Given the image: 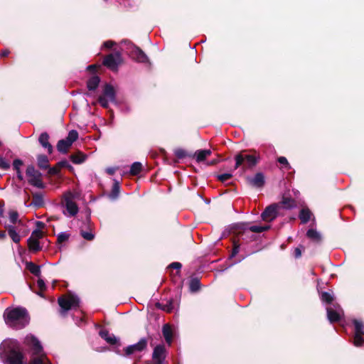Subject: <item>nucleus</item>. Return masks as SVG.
Returning <instances> with one entry per match:
<instances>
[{
    "instance_id": "nucleus-1",
    "label": "nucleus",
    "mask_w": 364,
    "mask_h": 364,
    "mask_svg": "<svg viewBox=\"0 0 364 364\" xmlns=\"http://www.w3.org/2000/svg\"><path fill=\"white\" fill-rule=\"evenodd\" d=\"M4 317L6 323L16 329L24 328L29 322V316L26 309L16 307L5 310Z\"/></svg>"
},
{
    "instance_id": "nucleus-2",
    "label": "nucleus",
    "mask_w": 364,
    "mask_h": 364,
    "mask_svg": "<svg viewBox=\"0 0 364 364\" xmlns=\"http://www.w3.org/2000/svg\"><path fill=\"white\" fill-rule=\"evenodd\" d=\"M0 355L9 364H23V355L14 341H5L0 346Z\"/></svg>"
},
{
    "instance_id": "nucleus-3",
    "label": "nucleus",
    "mask_w": 364,
    "mask_h": 364,
    "mask_svg": "<svg viewBox=\"0 0 364 364\" xmlns=\"http://www.w3.org/2000/svg\"><path fill=\"white\" fill-rule=\"evenodd\" d=\"M25 342L32 351L30 364H50L47 356L43 352V348L39 341L33 336H27Z\"/></svg>"
},
{
    "instance_id": "nucleus-4",
    "label": "nucleus",
    "mask_w": 364,
    "mask_h": 364,
    "mask_svg": "<svg viewBox=\"0 0 364 364\" xmlns=\"http://www.w3.org/2000/svg\"><path fill=\"white\" fill-rule=\"evenodd\" d=\"M77 197V193L71 191L65 192L62 198V205L65 208L66 212L64 214L68 217H73L78 213V207L75 202V199Z\"/></svg>"
},
{
    "instance_id": "nucleus-5",
    "label": "nucleus",
    "mask_w": 364,
    "mask_h": 364,
    "mask_svg": "<svg viewBox=\"0 0 364 364\" xmlns=\"http://www.w3.org/2000/svg\"><path fill=\"white\" fill-rule=\"evenodd\" d=\"M58 304L61 308V314H63L70 309L79 306L80 299L77 296L69 294L58 299Z\"/></svg>"
},
{
    "instance_id": "nucleus-6",
    "label": "nucleus",
    "mask_w": 364,
    "mask_h": 364,
    "mask_svg": "<svg viewBox=\"0 0 364 364\" xmlns=\"http://www.w3.org/2000/svg\"><path fill=\"white\" fill-rule=\"evenodd\" d=\"M114 100L115 92L114 87L110 85L106 84L103 89L102 94L98 98L100 105L105 108H107L109 103Z\"/></svg>"
},
{
    "instance_id": "nucleus-7",
    "label": "nucleus",
    "mask_w": 364,
    "mask_h": 364,
    "mask_svg": "<svg viewBox=\"0 0 364 364\" xmlns=\"http://www.w3.org/2000/svg\"><path fill=\"white\" fill-rule=\"evenodd\" d=\"M26 175L28 177V183L37 188H43L44 184L41 178V173L33 166L26 168Z\"/></svg>"
},
{
    "instance_id": "nucleus-8",
    "label": "nucleus",
    "mask_w": 364,
    "mask_h": 364,
    "mask_svg": "<svg viewBox=\"0 0 364 364\" xmlns=\"http://www.w3.org/2000/svg\"><path fill=\"white\" fill-rule=\"evenodd\" d=\"M327 317L331 323L339 321L343 316V311L338 304H332V306L326 308Z\"/></svg>"
},
{
    "instance_id": "nucleus-9",
    "label": "nucleus",
    "mask_w": 364,
    "mask_h": 364,
    "mask_svg": "<svg viewBox=\"0 0 364 364\" xmlns=\"http://www.w3.org/2000/svg\"><path fill=\"white\" fill-rule=\"evenodd\" d=\"M122 56L119 52H114L105 57L103 64L112 70H116L122 63Z\"/></svg>"
},
{
    "instance_id": "nucleus-10",
    "label": "nucleus",
    "mask_w": 364,
    "mask_h": 364,
    "mask_svg": "<svg viewBox=\"0 0 364 364\" xmlns=\"http://www.w3.org/2000/svg\"><path fill=\"white\" fill-rule=\"evenodd\" d=\"M353 324L355 326V336L353 343L355 346H360L364 343L362 335H364V323L363 321L354 319Z\"/></svg>"
},
{
    "instance_id": "nucleus-11",
    "label": "nucleus",
    "mask_w": 364,
    "mask_h": 364,
    "mask_svg": "<svg viewBox=\"0 0 364 364\" xmlns=\"http://www.w3.org/2000/svg\"><path fill=\"white\" fill-rule=\"evenodd\" d=\"M235 161L237 166L244 164L247 167H252L257 162V159L255 156L247 154H238L235 158Z\"/></svg>"
},
{
    "instance_id": "nucleus-12",
    "label": "nucleus",
    "mask_w": 364,
    "mask_h": 364,
    "mask_svg": "<svg viewBox=\"0 0 364 364\" xmlns=\"http://www.w3.org/2000/svg\"><path fill=\"white\" fill-rule=\"evenodd\" d=\"M166 355V350L163 345L156 346L153 351L152 359L154 364H163Z\"/></svg>"
},
{
    "instance_id": "nucleus-13",
    "label": "nucleus",
    "mask_w": 364,
    "mask_h": 364,
    "mask_svg": "<svg viewBox=\"0 0 364 364\" xmlns=\"http://www.w3.org/2000/svg\"><path fill=\"white\" fill-rule=\"evenodd\" d=\"M279 207V204H272L267 207L262 213V218L264 221L273 220L277 215V209Z\"/></svg>"
},
{
    "instance_id": "nucleus-14",
    "label": "nucleus",
    "mask_w": 364,
    "mask_h": 364,
    "mask_svg": "<svg viewBox=\"0 0 364 364\" xmlns=\"http://www.w3.org/2000/svg\"><path fill=\"white\" fill-rule=\"evenodd\" d=\"M147 341L145 338H141L137 343L127 346L124 349L127 355H132L136 352H141L146 348Z\"/></svg>"
},
{
    "instance_id": "nucleus-15",
    "label": "nucleus",
    "mask_w": 364,
    "mask_h": 364,
    "mask_svg": "<svg viewBox=\"0 0 364 364\" xmlns=\"http://www.w3.org/2000/svg\"><path fill=\"white\" fill-rule=\"evenodd\" d=\"M239 227L242 230H250L252 232H262L269 228V225L262 226L257 225H250L249 223H241Z\"/></svg>"
},
{
    "instance_id": "nucleus-16",
    "label": "nucleus",
    "mask_w": 364,
    "mask_h": 364,
    "mask_svg": "<svg viewBox=\"0 0 364 364\" xmlns=\"http://www.w3.org/2000/svg\"><path fill=\"white\" fill-rule=\"evenodd\" d=\"M250 183L256 188H262L265 183L264 176L262 173H257L253 177L249 178Z\"/></svg>"
},
{
    "instance_id": "nucleus-17",
    "label": "nucleus",
    "mask_w": 364,
    "mask_h": 364,
    "mask_svg": "<svg viewBox=\"0 0 364 364\" xmlns=\"http://www.w3.org/2000/svg\"><path fill=\"white\" fill-rule=\"evenodd\" d=\"M38 141L43 148L47 149L48 154L52 153L53 146L49 143V135L46 132H43L40 135Z\"/></svg>"
},
{
    "instance_id": "nucleus-18",
    "label": "nucleus",
    "mask_w": 364,
    "mask_h": 364,
    "mask_svg": "<svg viewBox=\"0 0 364 364\" xmlns=\"http://www.w3.org/2000/svg\"><path fill=\"white\" fill-rule=\"evenodd\" d=\"M162 333L166 343L170 346L173 341V331L168 323L164 325L162 328Z\"/></svg>"
},
{
    "instance_id": "nucleus-19",
    "label": "nucleus",
    "mask_w": 364,
    "mask_h": 364,
    "mask_svg": "<svg viewBox=\"0 0 364 364\" xmlns=\"http://www.w3.org/2000/svg\"><path fill=\"white\" fill-rule=\"evenodd\" d=\"M131 55L134 59L141 63H144L147 60V56L137 47L133 48Z\"/></svg>"
},
{
    "instance_id": "nucleus-20",
    "label": "nucleus",
    "mask_w": 364,
    "mask_h": 364,
    "mask_svg": "<svg viewBox=\"0 0 364 364\" xmlns=\"http://www.w3.org/2000/svg\"><path fill=\"white\" fill-rule=\"evenodd\" d=\"M100 336L110 345H114L118 342V338L114 334L109 333L107 330H101Z\"/></svg>"
},
{
    "instance_id": "nucleus-21",
    "label": "nucleus",
    "mask_w": 364,
    "mask_h": 364,
    "mask_svg": "<svg viewBox=\"0 0 364 364\" xmlns=\"http://www.w3.org/2000/svg\"><path fill=\"white\" fill-rule=\"evenodd\" d=\"M4 227L7 229L9 235L13 242L18 243L21 240V237L16 232V228L14 225H7L6 224H4Z\"/></svg>"
},
{
    "instance_id": "nucleus-22",
    "label": "nucleus",
    "mask_w": 364,
    "mask_h": 364,
    "mask_svg": "<svg viewBox=\"0 0 364 364\" xmlns=\"http://www.w3.org/2000/svg\"><path fill=\"white\" fill-rule=\"evenodd\" d=\"M210 154L211 151L209 149L198 150L195 153V156L198 162H202Z\"/></svg>"
},
{
    "instance_id": "nucleus-23",
    "label": "nucleus",
    "mask_w": 364,
    "mask_h": 364,
    "mask_svg": "<svg viewBox=\"0 0 364 364\" xmlns=\"http://www.w3.org/2000/svg\"><path fill=\"white\" fill-rule=\"evenodd\" d=\"M311 215L312 213L309 208H302L299 213V218L301 223L305 224L309 222Z\"/></svg>"
},
{
    "instance_id": "nucleus-24",
    "label": "nucleus",
    "mask_w": 364,
    "mask_h": 364,
    "mask_svg": "<svg viewBox=\"0 0 364 364\" xmlns=\"http://www.w3.org/2000/svg\"><path fill=\"white\" fill-rule=\"evenodd\" d=\"M28 246L31 251L38 252L41 250V247L39 243V240H34L31 237L28 239Z\"/></svg>"
},
{
    "instance_id": "nucleus-25",
    "label": "nucleus",
    "mask_w": 364,
    "mask_h": 364,
    "mask_svg": "<svg viewBox=\"0 0 364 364\" xmlns=\"http://www.w3.org/2000/svg\"><path fill=\"white\" fill-rule=\"evenodd\" d=\"M71 145L65 139H61L58 142L57 149L61 153H66Z\"/></svg>"
},
{
    "instance_id": "nucleus-26",
    "label": "nucleus",
    "mask_w": 364,
    "mask_h": 364,
    "mask_svg": "<svg viewBox=\"0 0 364 364\" xmlns=\"http://www.w3.org/2000/svg\"><path fill=\"white\" fill-rule=\"evenodd\" d=\"M38 166L41 169H48L49 168V161L48 157L45 155L38 156Z\"/></svg>"
},
{
    "instance_id": "nucleus-27",
    "label": "nucleus",
    "mask_w": 364,
    "mask_h": 364,
    "mask_svg": "<svg viewBox=\"0 0 364 364\" xmlns=\"http://www.w3.org/2000/svg\"><path fill=\"white\" fill-rule=\"evenodd\" d=\"M70 159L74 164H80L85 161L86 155L81 152H79L75 154H72L70 156Z\"/></svg>"
},
{
    "instance_id": "nucleus-28",
    "label": "nucleus",
    "mask_w": 364,
    "mask_h": 364,
    "mask_svg": "<svg viewBox=\"0 0 364 364\" xmlns=\"http://www.w3.org/2000/svg\"><path fill=\"white\" fill-rule=\"evenodd\" d=\"M100 83V78L97 76H93L87 81V86L90 90H95Z\"/></svg>"
},
{
    "instance_id": "nucleus-29",
    "label": "nucleus",
    "mask_w": 364,
    "mask_h": 364,
    "mask_svg": "<svg viewBox=\"0 0 364 364\" xmlns=\"http://www.w3.org/2000/svg\"><path fill=\"white\" fill-rule=\"evenodd\" d=\"M27 269L35 276L38 277L41 274L40 266L35 264L33 262H28L26 264Z\"/></svg>"
},
{
    "instance_id": "nucleus-30",
    "label": "nucleus",
    "mask_w": 364,
    "mask_h": 364,
    "mask_svg": "<svg viewBox=\"0 0 364 364\" xmlns=\"http://www.w3.org/2000/svg\"><path fill=\"white\" fill-rule=\"evenodd\" d=\"M321 299L323 303L330 304H332L334 297L332 293L323 291L321 294Z\"/></svg>"
},
{
    "instance_id": "nucleus-31",
    "label": "nucleus",
    "mask_w": 364,
    "mask_h": 364,
    "mask_svg": "<svg viewBox=\"0 0 364 364\" xmlns=\"http://www.w3.org/2000/svg\"><path fill=\"white\" fill-rule=\"evenodd\" d=\"M142 169V165L140 162H134L132 164L130 168L129 173L133 176H136L141 172Z\"/></svg>"
},
{
    "instance_id": "nucleus-32",
    "label": "nucleus",
    "mask_w": 364,
    "mask_h": 364,
    "mask_svg": "<svg viewBox=\"0 0 364 364\" xmlns=\"http://www.w3.org/2000/svg\"><path fill=\"white\" fill-rule=\"evenodd\" d=\"M43 204V198L41 194H35L33 197V200L31 205H33L36 207H41Z\"/></svg>"
},
{
    "instance_id": "nucleus-33",
    "label": "nucleus",
    "mask_w": 364,
    "mask_h": 364,
    "mask_svg": "<svg viewBox=\"0 0 364 364\" xmlns=\"http://www.w3.org/2000/svg\"><path fill=\"white\" fill-rule=\"evenodd\" d=\"M157 306L166 312H171L173 309L172 301H168L165 304L158 303Z\"/></svg>"
},
{
    "instance_id": "nucleus-34",
    "label": "nucleus",
    "mask_w": 364,
    "mask_h": 364,
    "mask_svg": "<svg viewBox=\"0 0 364 364\" xmlns=\"http://www.w3.org/2000/svg\"><path fill=\"white\" fill-rule=\"evenodd\" d=\"M306 235L309 238L315 241H318L321 239L319 232L314 229H309L306 232Z\"/></svg>"
},
{
    "instance_id": "nucleus-35",
    "label": "nucleus",
    "mask_w": 364,
    "mask_h": 364,
    "mask_svg": "<svg viewBox=\"0 0 364 364\" xmlns=\"http://www.w3.org/2000/svg\"><path fill=\"white\" fill-rule=\"evenodd\" d=\"M78 138V133L76 130H71L69 132L68 136L66 137V140L69 141L70 144H73L74 141H75Z\"/></svg>"
},
{
    "instance_id": "nucleus-36",
    "label": "nucleus",
    "mask_w": 364,
    "mask_h": 364,
    "mask_svg": "<svg viewBox=\"0 0 364 364\" xmlns=\"http://www.w3.org/2000/svg\"><path fill=\"white\" fill-rule=\"evenodd\" d=\"M281 203L284 208L289 209L294 207L295 202L290 198H283Z\"/></svg>"
},
{
    "instance_id": "nucleus-37",
    "label": "nucleus",
    "mask_w": 364,
    "mask_h": 364,
    "mask_svg": "<svg viewBox=\"0 0 364 364\" xmlns=\"http://www.w3.org/2000/svg\"><path fill=\"white\" fill-rule=\"evenodd\" d=\"M9 221L12 224L11 225L16 224L18 222V213L15 210H11L9 213Z\"/></svg>"
},
{
    "instance_id": "nucleus-38",
    "label": "nucleus",
    "mask_w": 364,
    "mask_h": 364,
    "mask_svg": "<svg viewBox=\"0 0 364 364\" xmlns=\"http://www.w3.org/2000/svg\"><path fill=\"white\" fill-rule=\"evenodd\" d=\"M200 288V282L197 279H191L190 282V290L193 292L196 291Z\"/></svg>"
},
{
    "instance_id": "nucleus-39",
    "label": "nucleus",
    "mask_w": 364,
    "mask_h": 364,
    "mask_svg": "<svg viewBox=\"0 0 364 364\" xmlns=\"http://www.w3.org/2000/svg\"><path fill=\"white\" fill-rule=\"evenodd\" d=\"M10 168V162L0 156V168L8 170Z\"/></svg>"
},
{
    "instance_id": "nucleus-40",
    "label": "nucleus",
    "mask_w": 364,
    "mask_h": 364,
    "mask_svg": "<svg viewBox=\"0 0 364 364\" xmlns=\"http://www.w3.org/2000/svg\"><path fill=\"white\" fill-rule=\"evenodd\" d=\"M43 236V233L41 230H35L32 232L30 237L39 240Z\"/></svg>"
},
{
    "instance_id": "nucleus-41",
    "label": "nucleus",
    "mask_w": 364,
    "mask_h": 364,
    "mask_svg": "<svg viewBox=\"0 0 364 364\" xmlns=\"http://www.w3.org/2000/svg\"><path fill=\"white\" fill-rule=\"evenodd\" d=\"M119 183L117 181H115L114 183L113 184V186H112V194L113 195L114 197H117L119 194Z\"/></svg>"
},
{
    "instance_id": "nucleus-42",
    "label": "nucleus",
    "mask_w": 364,
    "mask_h": 364,
    "mask_svg": "<svg viewBox=\"0 0 364 364\" xmlns=\"http://www.w3.org/2000/svg\"><path fill=\"white\" fill-rule=\"evenodd\" d=\"M81 235L84 239L89 240V241L92 240L95 237L94 235L90 232L82 231Z\"/></svg>"
},
{
    "instance_id": "nucleus-43",
    "label": "nucleus",
    "mask_w": 364,
    "mask_h": 364,
    "mask_svg": "<svg viewBox=\"0 0 364 364\" xmlns=\"http://www.w3.org/2000/svg\"><path fill=\"white\" fill-rule=\"evenodd\" d=\"M68 237H69V235L67 234L66 232H60L58 235V242L62 243V242L68 240Z\"/></svg>"
},
{
    "instance_id": "nucleus-44",
    "label": "nucleus",
    "mask_w": 364,
    "mask_h": 364,
    "mask_svg": "<svg viewBox=\"0 0 364 364\" xmlns=\"http://www.w3.org/2000/svg\"><path fill=\"white\" fill-rule=\"evenodd\" d=\"M239 250H240V245H237L235 241H233V248L232 250L231 255H229V259L231 257H234L238 253Z\"/></svg>"
},
{
    "instance_id": "nucleus-45",
    "label": "nucleus",
    "mask_w": 364,
    "mask_h": 364,
    "mask_svg": "<svg viewBox=\"0 0 364 364\" xmlns=\"http://www.w3.org/2000/svg\"><path fill=\"white\" fill-rule=\"evenodd\" d=\"M23 165V162L20 159H15L13 162V167L15 171L20 170L21 166Z\"/></svg>"
},
{
    "instance_id": "nucleus-46",
    "label": "nucleus",
    "mask_w": 364,
    "mask_h": 364,
    "mask_svg": "<svg viewBox=\"0 0 364 364\" xmlns=\"http://www.w3.org/2000/svg\"><path fill=\"white\" fill-rule=\"evenodd\" d=\"M278 162L282 165H284L287 168H290V166L287 161V159L284 156H280L277 159Z\"/></svg>"
},
{
    "instance_id": "nucleus-47",
    "label": "nucleus",
    "mask_w": 364,
    "mask_h": 364,
    "mask_svg": "<svg viewBox=\"0 0 364 364\" xmlns=\"http://www.w3.org/2000/svg\"><path fill=\"white\" fill-rule=\"evenodd\" d=\"M175 155L179 159H183L186 156V154L183 149H179L175 151Z\"/></svg>"
},
{
    "instance_id": "nucleus-48",
    "label": "nucleus",
    "mask_w": 364,
    "mask_h": 364,
    "mask_svg": "<svg viewBox=\"0 0 364 364\" xmlns=\"http://www.w3.org/2000/svg\"><path fill=\"white\" fill-rule=\"evenodd\" d=\"M37 286L41 291H43L46 289V284H45L44 281L41 279H38Z\"/></svg>"
},
{
    "instance_id": "nucleus-49",
    "label": "nucleus",
    "mask_w": 364,
    "mask_h": 364,
    "mask_svg": "<svg viewBox=\"0 0 364 364\" xmlns=\"http://www.w3.org/2000/svg\"><path fill=\"white\" fill-rule=\"evenodd\" d=\"M181 264L180 262H173L171 264H169L168 267L171 269H175L177 270H180L181 268Z\"/></svg>"
},
{
    "instance_id": "nucleus-50",
    "label": "nucleus",
    "mask_w": 364,
    "mask_h": 364,
    "mask_svg": "<svg viewBox=\"0 0 364 364\" xmlns=\"http://www.w3.org/2000/svg\"><path fill=\"white\" fill-rule=\"evenodd\" d=\"M59 167L48 168V173L51 175H57L59 173Z\"/></svg>"
},
{
    "instance_id": "nucleus-51",
    "label": "nucleus",
    "mask_w": 364,
    "mask_h": 364,
    "mask_svg": "<svg viewBox=\"0 0 364 364\" xmlns=\"http://www.w3.org/2000/svg\"><path fill=\"white\" fill-rule=\"evenodd\" d=\"M58 166L60 168H63V167H70V166L68 161L64 160V161H61L58 162Z\"/></svg>"
},
{
    "instance_id": "nucleus-52",
    "label": "nucleus",
    "mask_w": 364,
    "mask_h": 364,
    "mask_svg": "<svg viewBox=\"0 0 364 364\" xmlns=\"http://www.w3.org/2000/svg\"><path fill=\"white\" fill-rule=\"evenodd\" d=\"M294 255L296 258H299L301 256V250L300 247L295 248L294 251Z\"/></svg>"
},
{
    "instance_id": "nucleus-53",
    "label": "nucleus",
    "mask_w": 364,
    "mask_h": 364,
    "mask_svg": "<svg viewBox=\"0 0 364 364\" xmlns=\"http://www.w3.org/2000/svg\"><path fill=\"white\" fill-rule=\"evenodd\" d=\"M114 45V42L108 41L104 43L103 46L107 48H110Z\"/></svg>"
},
{
    "instance_id": "nucleus-54",
    "label": "nucleus",
    "mask_w": 364,
    "mask_h": 364,
    "mask_svg": "<svg viewBox=\"0 0 364 364\" xmlns=\"http://www.w3.org/2000/svg\"><path fill=\"white\" fill-rule=\"evenodd\" d=\"M16 171V176L18 178V179L21 181H23V174L21 172V170H17Z\"/></svg>"
},
{
    "instance_id": "nucleus-55",
    "label": "nucleus",
    "mask_w": 364,
    "mask_h": 364,
    "mask_svg": "<svg viewBox=\"0 0 364 364\" xmlns=\"http://www.w3.org/2000/svg\"><path fill=\"white\" fill-rule=\"evenodd\" d=\"M219 178L222 181H224L225 180L228 179V173H225L222 175H220L219 176Z\"/></svg>"
},
{
    "instance_id": "nucleus-56",
    "label": "nucleus",
    "mask_w": 364,
    "mask_h": 364,
    "mask_svg": "<svg viewBox=\"0 0 364 364\" xmlns=\"http://www.w3.org/2000/svg\"><path fill=\"white\" fill-rule=\"evenodd\" d=\"M114 172H115V168H107V173L110 174V175L114 174Z\"/></svg>"
},
{
    "instance_id": "nucleus-57",
    "label": "nucleus",
    "mask_w": 364,
    "mask_h": 364,
    "mask_svg": "<svg viewBox=\"0 0 364 364\" xmlns=\"http://www.w3.org/2000/svg\"><path fill=\"white\" fill-rule=\"evenodd\" d=\"M9 51L7 50H5L1 53V55L3 57H5V56H7L9 55Z\"/></svg>"
},
{
    "instance_id": "nucleus-58",
    "label": "nucleus",
    "mask_w": 364,
    "mask_h": 364,
    "mask_svg": "<svg viewBox=\"0 0 364 364\" xmlns=\"http://www.w3.org/2000/svg\"><path fill=\"white\" fill-rule=\"evenodd\" d=\"M4 204L0 203V218L3 216Z\"/></svg>"
},
{
    "instance_id": "nucleus-59",
    "label": "nucleus",
    "mask_w": 364,
    "mask_h": 364,
    "mask_svg": "<svg viewBox=\"0 0 364 364\" xmlns=\"http://www.w3.org/2000/svg\"><path fill=\"white\" fill-rule=\"evenodd\" d=\"M6 237V233L4 231H0V240H3Z\"/></svg>"
},
{
    "instance_id": "nucleus-60",
    "label": "nucleus",
    "mask_w": 364,
    "mask_h": 364,
    "mask_svg": "<svg viewBox=\"0 0 364 364\" xmlns=\"http://www.w3.org/2000/svg\"><path fill=\"white\" fill-rule=\"evenodd\" d=\"M95 68V65H91L88 66V69H90V70H91V69L94 70Z\"/></svg>"
},
{
    "instance_id": "nucleus-61",
    "label": "nucleus",
    "mask_w": 364,
    "mask_h": 364,
    "mask_svg": "<svg viewBox=\"0 0 364 364\" xmlns=\"http://www.w3.org/2000/svg\"><path fill=\"white\" fill-rule=\"evenodd\" d=\"M37 224L38 226L43 225V224L41 222H38Z\"/></svg>"
},
{
    "instance_id": "nucleus-62",
    "label": "nucleus",
    "mask_w": 364,
    "mask_h": 364,
    "mask_svg": "<svg viewBox=\"0 0 364 364\" xmlns=\"http://www.w3.org/2000/svg\"><path fill=\"white\" fill-rule=\"evenodd\" d=\"M38 295H40L41 296H43V294L41 293H38Z\"/></svg>"
}]
</instances>
